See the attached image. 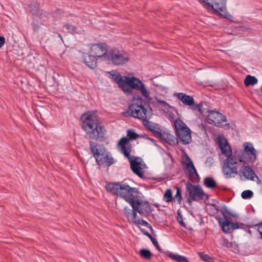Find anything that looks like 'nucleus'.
<instances>
[{
  "label": "nucleus",
  "mask_w": 262,
  "mask_h": 262,
  "mask_svg": "<svg viewBox=\"0 0 262 262\" xmlns=\"http://www.w3.org/2000/svg\"><path fill=\"white\" fill-rule=\"evenodd\" d=\"M216 143L222 154L227 157L223 166V171L226 179L234 178L237 174L239 162L253 163L256 159V151L251 143H245L243 144L244 151L241 152L237 157L232 155L231 146L224 137L219 136Z\"/></svg>",
  "instance_id": "nucleus-1"
},
{
  "label": "nucleus",
  "mask_w": 262,
  "mask_h": 262,
  "mask_svg": "<svg viewBox=\"0 0 262 262\" xmlns=\"http://www.w3.org/2000/svg\"><path fill=\"white\" fill-rule=\"evenodd\" d=\"M106 189L112 194L118 195L125 200L140 214L149 213L152 211L149 203L141 200L142 193L138 188L132 187L122 182L110 183Z\"/></svg>",
  "instance_id": "nucleus-2"
},
{
  "label": "nucleus",
  "mask_w": 262,
  "mask_h": 262,
  "mask_svg": "<svg viewBox=\"0 0 262 262\" xmlns=\"http://www.w3.org/2000/svg\"><path fill=\"white\" fill-rule=\"evenodd\" d=\"M127 136L128 137H123L119 141L118 143V147L120 148L121 152L128 160L130 169L134 173L136 174L140 178L144 177V171L143 169L146 166L144 163H142V159L138 157H132L130 155L132 147V144L129 142V140H134L137 139L139 135L136 133L133 129H128L127 132Z\"/></svg>",
  "instance_id": "nucleus-3"
},
{
  "label": "nucleus",
  "mask_w": 262,
  "mask_h": 262,
  "mask_svg": "<svg viewBox=\"0 0 262 262\" xmlns=\"http://www.w3.org/2000/svg\"><path fill=\"white\" fill-rule=\"evenodd\" d=\"M82 127L90 139L103 142L106 139V130L100 122L96 114L93 113L83 114Z\"/></svg>",
  "instance_id": "nucleus-4"
},
{
  "label": "nucleus",
  "mask_w": 262,
  "mask_h": 262,
  "mask_svg": "<svg viewBox=\"0 0 262 262\" xmlns=\"http://www.w3.org/2000/svg\"><path fill=\"white\" fill-rule=\"evenodd\" d=\"M113 79L118 84L127 95L132 93L133 90L140 91L142 96L145 98L149 97V92L146 90L144 83L136 77L122 76L120 74L112 75Z\"/></svg>",
  "instance_id": "nucleus-5"
},
{
  "label": "nucleus",
  "mask_w": 262,
  "mask_h": 262,
  "mask_svg": "<svg viewBox=\"0 0 262 262\" xmlns=\"http://www.w3.org/2000/svg\"><path fill=\"white\" fill-rule=\"evenodd\" d=\"M137 100L141 101L140 104L133 103L130 104L127 111L123 112V114L125 116H129L143 121L145 119L149 118L152 115V109L146 103L142 104L143 99L142 97H138Z\"/></svg>",
  "instance_id": "nucleus-6"
},
{
  "label": "nucleus",
  "mask_w": 262,
  "mask_h": 262,
  "mask_svg": "<svg viewBox=\"0 0 262 262\" xmlns=\"http://www.w3.org/2000/svg\"><path fill=\"white\" fill-rule=\"evenodd\" d=\"M174 127L177 136L184 145L191 142V130L180 119H177L174 122Z\"/></svg>",
  "instance_id": "nucleus-7"
},
{
  "label": "nucleus",
  "mask_w": 262,
  "mask_h": 262,
  "mask_svg": "<svg viewBox=\"0 0 262 262\" xmlns=\"http://www.w3.org/2000/svg\"><path fill=\"white\" fill-rule=\"evenodd\" d=\"M227 0H199L201 4L206 6L208 10H212L217 15H222V12L226 11Z\"/></svg>",
  "instance_id": "nucleus-8"
},
{
  "label": "nucleus",
  "mask_w": 262,
  "mask_h": 262,
  "mask_svg": "<svg viewBox=\"0 0 262 262\" xmlns=\"http://www.w3.org/2000/svg\"><path fill=\"white\" fill-rule=\"evenodd\" d=\"M186 189L189 196L191 197L194 201L199 202L205 199H207L208 198V195L204 192L201 186L194 185L189 181L186 183Z\"/></svg>",
  "instance_id": "nucleus-9"
},
{
  "label": "nucleus",
  "mask_w": 262,
  "mask_h": 262,
  "mask_svg": "<svg viewBox=\"0 0 262 262\" xmlns=\"http://www.w3.org/2000/svg\"><path fill=\"white\" fill-rule=\"evenodd\" d=\"M107 61H111L116 66L123 65L129 60V58L125 54L116 53L114 50L108 52Z\"/></svg>",
  "instance_id": "nucleus-10"
},
{
  "label": "nucleus",
  "mask_w": 262,
  "mask_h": 262,
  "mask_svg": "<svg viewBox=\"0 0 262 262\" xmlns=\"http://www.w3.org/2000/svg\"><path fill=\"white\" fill-rule=\"evenodd\" d=\"M91 50L92 54L96 58H102L106 60L108 53H107V47L105 43L93 45Z\"/></svg>",
  "instance_id": "nucleus-11"
},
{
  "label": "nucleus",
  "mask_w": 262,
  "mask_h": 262,
  "mask_svg": "<svg viewBox=\"0 0 262 262\" xmlns=\"http://www.w3.org/2000/svg\"><path fill=\"white\" fill-rule=\"evenodd\" d=\"M226 117L216 111H210L207 117V121L209 124H214L216 126L221 127V123L226 121Z\"/></svg>",
  "instance_id": "nucleus-12"
},
{
  "label": "nucleus",
  "mask_w": 262,
  "mask_h": 262,
  "mask_svg": "<svg viewBox=\"0 0 262 262\" xmlns=\"http://www.w3.org/2000/svg\"><path fill=\"white\" fill-rule=\"evenodd\" d=\"M17 60H22L23 63L25 65L27 64L28 68L30 67L32 63V60H34V57L32 54H29L27 48L22 47H17Z\"/></svg>",
  "instance_id": "nucleus-13"
},
{
  "label": "nucleus",
  "mask_w": 262,
  "mask_h": 262,
  "mask_svg": "<svg viewBox=\"0 0 262 262\" xmlns=\"http://www.w3.org/2000/svg\"><path fill=\"white\" fill-rule=\"evenodd\" d=\"M96 149L94 150V148L92 150V154L93 157L95 159L96 163L99 166H110L115 163L114 159L113 157L108 155V152L103 158H99Z\"/></svg>",
  "instance_id": "nucleus-14"
},
{
  "label": "nucleus",
  "mask_w": 262,
  "mask_h": 262,
  "mask_svg": "<svg viewBox=\"0 0 262 262\" xmlns=\"http://www.w3.org/2000/svg\"><path fill=\"white\" fill-rule=\"evenodd\" d=\"M182 164L183 167H185L188 171V178L190 179H195V176L199 178V175L191 159L188 155H186L185 160H183Z\"/></svg>",
  "instance_id": "nucleus-15"
},
{
  "label": "nucleus",
  "mask_w": 262,
  "mask_h": 262,
  "mask_svg": "<svg viewBox=\"0 0 262 262\" xmlns=\"http://www.w3.org/2000/svg\"><path fill=\"white\" fill-rule=\"evenodd\" d=\"M25 8L27 9L33 16H36L41 14L39 4L37 0H23Z\"/></svg>",
  "instance_id": "nucleus-16"
},
{
  "label": "nucleus",
  "mask_w": 262,
  "mask_h": 262,
  "mask_svg": "<svg viewBox=\"0 0 262 262\" xmlns=\"http://www.w3.org/2000/svg\"><path fill=\"white\" fill-rule=\"evenodd\" d=\"M148 118L145 119L142 121L143 125L146 127V128L153 133L156 137H161L162 136V130L158 127V125L151 122L149 121Z\"/></svg>",
  "instance_id": "nucleus-17"
},
{
  "label": "nucleus",
  "mask_w": 262,
  "mask_h": 262,
  "mask_svg": "<svg viewBox=\"0 0 262 262\" xmlns=\"http://www.w3.org/2000/svg\"><path fill=\"white\" fill-rule=\"evenodd\" d=\"M221 211L223 213V215L224 217V220L222 222L220 220L219 223L222 225V228L223 231L225 233H230L232 232V225L231 222L228 220L226 217V216L224 214V213L225 212L228 214L230 215L231 213L228 210L226 207H224L222 209Z\"/></svg>",
  "instance_id": "nucleus-18"
},
{
  "label": "nucleus",
  "mask_w": 262,
  "mask_h": 262,
  "mask_svg": "<svg viewBox=\"0 0 262 262\" xmlns=\"http://www.w3.org/2000/svg\"><path fill=\"white\" fill-rule=\"evenodd\" d=\"M90 149L92 153V150L94 148V150L96 149L99 158H103L108 152L106 149L102 145H99L98 144L92 141H90Z\"/></svg>",
  "instance_id": "nucleus-19"
},
{
  "label": "nucleus",
  "mask_w": 262,
  "mask_h": 262,
  "mask_svg": "<svg viewBox=\"0 0 262 262\" xmlns=\"http://www.w3.org/2000/svg\"><path fill=\"white\" fill-rule=\"evenodd\" d=\"M239 176H243L246 179L251 181H254L255 177L258 178L253 170L249 166L243 165L242 169L239 172Z\"/></svg>",
  "instance_id": "nucleus-20"
},
{
  "label": "nucleus",
  "mask_w": 262,
  "mask_h": 262,
  "mask_svg": "<svg viewBox=\"0 0 262 262\" xmlns=\"http://www.w3.org/2000/svg\"><path fill=\"white\" fill-rule=\"evenodd\" d=\"M84 63L90 69H94L97 66V59L93 55L84 54L82 56Z\"/></svg>",
  "instance_id": "nucleus-21"
},
{
  "label": "nucleus",
  "mask_w": 262,
  "mask_h": 262,
  "mask_svg": "<svg viewBox=\"0 0 262 262\" xmlns=\"http://www.w3.org/2000/svg\"><path fill=\"white\" fill-rule=\"evenodd\" d=\"M178 99L180 100L183 103L189 106L191 108L194 103L193 97L186 95L183 93H178L177 94Z\"/></svg>",
  "instance_id": "nucleus-22"
},
{
  "label": "nucleus",
  "mask_w": 262,
  "mask_h": 262,
  "mask_svg": "<svg viewBox=\"0 0 262 262\" xmlns=\"http://www.w3.org/2000/svg\"><path fill=\"white\" fill-rule=\"evenodd\" d=\"M161 137L159 138L164 140L170 145H175L178 144V138L170 134H162Z\"/></svg>",
  "instance_id": "nucleus-23"
},
{
  "label": "nucleus",
  "mask_w": 262,
  "mask_h": 262,
  "mask_svg": "<svg viewBox=\"0 0 262 262\" xmlns=\"http://www.w3.org/2000/svg\"><path fill=\"white\" fill-rule=\"evenodd\" d=\"M164 254L167 256L169 257L173 260L177 261V262H189L187 258L184 256L174 254L170 251L165 252Z\"/></svg>",
  "instance_id": "nucleus-24"
},
{
  "label": "nucleus",
  "mask_w": 262,
  "mask_h": 262,
  "mask_svg": "<svg viewBox=\"0 0 262 262\" xmlns=\"http://www.w3.org/2000/svg\"><path fill=\"white\" fill-rule=\"evenodd\" d=\"M258 82L257 79L251 75H248L246 76L244 80V84L246 86H248L249 85H253L256 84Z\"/></svg>",
  "instance_id": "nucleus-25"
},
{
  "label": "nucleus",
  "mask_w": 262,
  "mask_h": 262,
  "mask_svg": "<svg viewBox=\"0 0 262 262\" xmlns=\"http://www.w3.org/2000/svg\"><path fill=\"white\" fill-rule=\"evenodd\" d=\"M204 185L209 188H213L216 185L215 181L211 177H206L204 180Z\"/></svg>",
  "instance_id": "nucleus-26"
},
{
  "label": "nucleus",
  "mask_w": 262,
  "mask_h": 262,
  "mask_svg": "<svg viewBox=\"0 0 262 262\" xmlns=\"http://www.w3.org/2000/svg\"><path fill=\"white\" fill-rule=\"evenodd\" d=\"M139 254L143 258L146 260H150L152 255L150 250L143 248L140 250Z\"/></svg>",
  "instance_id": "nucleus-27"
},
{
  "label": "nucleus",
  "mask_w": 262,
  "mask_h": 262,
  "mask_svg": "<svg viewBox=\"0 0 262 262\" xmlns=\"http://www.w3.org/2000/svg\"><path fill=\"white\" fill-rule=\"evenodd\" d=\"M63 27L66 28L68 32L71 34H74L78 33L77 28L75 26L70 24H65Z\"/></svg>",
  "instance_id": "nucleus-28"
},
{
  "label": "nucleus",
  "mask_w": 262,
  "mask_h": 262,
  "mask_svg": "<svg viewBox=\"0 0 262 262\" xmlns=\"http://www.w3.org/2000/svg\"><path fill=\"white\" fill-rule=\"evenodd\" d=\"M198 254L200 258L205 262H214L213 259L209 255L205 254L203 252H198Z\"/></svg>",
  "instance_id": "nucleus-29"
},
{
  "label": "nucleus",
  "mask_w": 262,
  "mask_h": 262,
  "mask_svg": "<svg viewBox=\"0 0 262 262\" xmlns=\"http://www.w3.org/2000/svg\"><path fill=\"white\" fill-rule=\"evenodd\" d=\"M175 188L177 190L176 194L174 196V201H177L178 204H180L182 200L181 189L178 187L176 186Z\"/></svg>",
  "instance_id": "nucleus-30"
},
{
  "label": "nucleus",
  "mask_w": 262,
  "mask_h": 262,
  "mask_svg": "<svg viewBox=\"0 0 262 262\" xmlns=\"http://www.w3.org/2000/svg\"><path fill=\"white\" fill-rule=\"evenodd\" d=\"M134 224H136V225H144V226H146V227H147L148 228H149L152 233H154V229H153L152 226L147 222L145 221V220H136V221L134 222Z\"/></svg>",
  "instance_id": "nucleus-31"
},
{
  "label": "nucleus",
  "mask_w": 262,
  "mask_h": 262,
  "mask_svg": "<svg viewBox=\"0 0 262 262\" xmlns=\"http://www.w3.org/2000/svg\"><path fill=\"white\" fill-rule=\"evenodd\" d=\"M164 200L166 202H170L172 200V191L170 189H167L164 195Z\"/></svg>",
  "instance_id": "nucleus-32"
},
{
  "label": "nucleus",
  "mask_w": 262,
  "mask_h": 262,
  "mask_svg": "<svg viewBox=\"0 0 262 262\" xmlns=\"http://www.w3.org/2000/svg\"><path fill=\"white\" fill-rule=\"evenodd\" d=\"M253 192L252 190H246L242 192L241 196L243 199H249L252 197Z\"/></svg>",
  "instance_id": "nucleus-33"
},
{
  "label": "nucleus",
  "mask_w": 262,
  "mask_h": 262,
  "mask_svg": "<svg viewBox=\"0 0 262 262\" xmlns=\"http://www.w3.org/2000/svg\"><path fill=\"white\" fill-rule=\"evenodd\" d=\"M193 111H198L201 114H202L204 111V108L203 106V103L200 102L199 104H195L194 103L193 105L192 106L191 108Z\"/></svg>",
  "instance_id": "nucleus-34"
},
{
  "label": "nucleus",
  "mask_w": 262,
  "mask_h": 262,
  "mask_svg": "<svg viewBox=\"0 0 262 262\" xmlns=\"http://www.w3.org/2000/svg\"><path fill=\"white\" fill-rule=\"evenodd\" d=\"M249 228H255L256 229L257 231L258 232L260 238L262 239V223H260L259 224L248 226Z\"/></svg>",
  "instance_id": "nucleus-35"
},
{
  "label": "nucleus",
  "mask_w": 262,
  "mask_h": 262,
  "mask_svg": "<svg viewBox=\"0 0 262 262\" xmlns=\"http://www.w3.org/2000/svg\"><path fill=\"white\" fill-rule=\"evenodd\" d=\"M149 239L151 240L152 243L153 244V245L155 246V247L156 248V249L160 252H162V253H164L165 252V251H163L161 249L159 244H158V241H157V239L155 238H154L152 236V238H149Z\"/></svg>",
  "instance_id": "nucleus-36"
},
{
  "label": "nucleus",
  "mask_w": 262,
  "mask_h": 262,
  "mask_svg": "<svg viewBox=\"0 0 262 262\" xmlns=\"http://www.w3.org/2000/svg\"><path fill=\"white\" fill-rule=\"evenodd\" d=\"M222 245L223 246L226 247L228 248H230L233 247V243L229 242L228 239H224L223 241Z\"/></svg>",
  "instance_id": "nucleus-37"
},
{
  "label": "nucleus",
  "mask_w": 262,
  "mask_h": 262,
  "mask_svg": "<svg viewBox=\"0 0 262 262\" xmlns=\"http://www.w3.org/2000/svg\"><path fill=\"white\" fill-rule=\"evenodd\" d=\"M178 222L179 224L183 227H186L185 223L183 221V217L179 211H178V217H177Z\"/></svg>",
  "instance_id": "nucleus-38"
},
{
  "label": "nucleus",
  "mask_w": 262,
  "mask_h": 262,
  "mask_svg": "<svg viewBox=\"0 0 262 262\" xmlns=\"http://www.w3.org/2000/svg\"><path fill=\"white\" fill-rule=\"evenodd\" d=\"M123 212L126 217H129L132 214V210L127 207H125L123 209Z\"/></svg>",
  "instance_id": "nucleus-39"
},
{
  "label": "nucleus",
  "mask_w": 262,
  "mask_h": 262,
  "mask_svg": "<svg viewBox=\"0 0 262 262\" xmlns=\"http://www.w3.org/2000/svg\"><path fill=\"white\" fill-rule=\"evenodd\" d=\"M136 212H137V210H135V209H133L132 214H130V216H132L133 217L132 221H133V222L134 223V222L136 221V220H138V219H136V217H137Z\"/></svg>",
  "instance_id": "nucleus-40"
},
{
  "label": "nucleus",
  "mask_w": 262,
  "mask_h": 262,
  "mask_svg": "<svg viewBox=\"0 0 262 262\" xmlns=\"http://www.w3.org/2000/svg\"><path fill=\"white\" fill-rule=\"evenodd\" d=\"M231 225H232V227H231L232 231H233L234 229H239L241 228L240 225L237 222H235V223L231 222Z\"/></svg>",
  "instance_id": "nucleus-41"
},
{
  "label": "nucleus",
  "mask_w": 262,
  "mask_h": 262,
  "mask_svg": "<svg viewBox=\"0 0 262 262\" xmlns=\"http://www.w3.org/2000/svg\"><path fill=\"white\" fill-rule=\"evenodd\" d=\"M139 229L141 230V231L143 233V234L147 236L149 238H152V235L148 233L147 231H146L145 229L141 228L139 227Z\"/></svg>",
  "instance_id": "nucleus-42"
},
{
  "label": "nucleus",
  "mask_w": 262,
  "mask_h": 262,
  "mask_svg": "<svg viewBox=\"0 0 262 262\" xmlns=\"http://www.w3.org/2000/svg\"><path fill=\"white\" fill-rule=\"evenodd\" d=\"M158 102L160 104L162 105L164 107L169 106V104L164 100H158Z\"/></svg>",
  "instance_id": "nucleus-43"
},
{
  "label": "nucleus",
  "mask_w": 262,
  "mask_h": 262,
  "mask_svg": "<svg viewBox=\"0 0 262 262\" xmlns=\"http://www.w3.org/2000/svg\"><path fill=\"white\" fill-rule=\"evenodd\" d=\"M5 43V38L4 36H0V48H1Z\"/></svg>",
  "instance_id": "nucleus-44"
},
{
  "label": "nucleus",
  "mask_w": 262,
  "mask_h": 262,
  "mask_svg": "<svg viewBox=\"0 0 262 262\" xmlns=\"http://www.w3.org/2000/svg\"><path fill=\"white\" fill-rule=\"evenodd\" d=\"M192 199L191 198V197L189 196L186 199V203H188L189 205H191L192 203Z\"/></svg>",
  "instance_id": "nucleus-45"
},
{
  "label": "nucleus",
  "mask_w": 262,
  "mask_h": 262,
  "mask_svg": "<svg viewBox=\"0 0 262 262\" xmlns=\"http://www.w3.org/2000/svg\"><path fill=\"white\" fill-rule=\"evenodd\" d=\"M32 25L33 27L34 31L37 30V29L38 28V26H35L33 23H32Z\"/></svg>",
  "instance_id": "nucleus-46"
},
{
  "label": "nucleus",
  "mask_w": 262,
  "mask_h": 262,
  "mask_svg": "<svg viewBox=\"0 0 262 262\" xmlns=\"http://www.w3.org/2000/svg\"><path fill=\"white\" fill-rule=\"evenodd\" d=\"M213 206L214 207L215 209H216V210L217 211H219V207L217 206V205H213Z\"/></svg>",
  "instance_id": "nucleus-47"
},
{
  "label": "nucleus",
  "mask_w": 262,
  "mask_h": 262,
  "mask_svg": "<svg viewBox=\"0 0 262 262\" xmlns=\"http://www.w3.org/2000/svg\"><path fill=\"white\" fill-rule=\"evenodd\" d=\"M58 36L59 37H60L61 38V40H62V38L61 37V35L60 34H58Z\"/></svg>",
  "instance_id": "nucleus-48"
},
{
  "label": "nucleus",
  "mask_w": 262,
  "mask_h": 262,
  "mask_svg": "<svg viewBox=\"0 0 262 262\" xmlns=\"http://www.w3.org/2000/svg\"><path fill=\"white\" fill-rule=\"evenodd\" d=\"M260 91H261V92L262 93V85H261V88H260Z\"/></svg>",
  "instance_id": "nucleus-49"
}]
</instances>
